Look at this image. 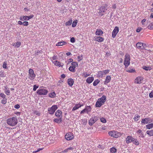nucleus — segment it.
Masks as SVG:
<instances>
[{"mask_svg":"<svg viewBox=\"0 0 153 153\" xmlns=\"http://www.w3.org/2000/svg\"><path fill=\"white\" fill-rule=\"evenodd\" d=\"M119 31V28L117 27H115L112 32V37L114 38Z\"/></svg>","mask_w":153,"mask_h":153,"instance_id":"obj_13","label":"nucleus"},{"mask_svg":"<svg viewBox=\"0 0 153 153\" xmlns=\"http://www.w3.org/2000/svg\"><path fill=\"white\" fill-rule=\"evenodd\" d=\"M14 108L16 109H19L20 108V105L19 104H16L14 106Z\"/></svg>","mask_w":153,"mask_h":153,"instance_id":"obj_60","label":"nucleus"},{"mask_svg":"<svg viewBox=\"0 0 153 153\" xmlns=\"http://www.w3.org/2000/svg\"><path fill=\"white\" fill-rule=\"evenodd\" d=\"M53 121L56 123H61L62 121V118H59V119L54 118L53 119Z\"/></svg>","mask_w":153,"mask_h":153,"instance_id":"obj_29","label":"nucleus"},{"mask_svg":"<svg viewBox=\"0 0 153 153\" xmlns=\"http://www.w3.org/2000/svg\"><path fill=\"white\" fill-rule=\"evenodd\" d=\"M100 120L101 122L102 123H105L106 122V120L104 118L102 117L100 118Z\"/></svg>","mask_w":153,"mask_h":153,"instance_id":"obj_47","label":"nucleus"},{"mask_svg":"<svg viewBox=\"0 0 153 153\" xmlns=\"http://www.w3.org/2000/svg\"><path fill=\"white\" fill-rule=\"evenodd\" d=\"M143 79V78L142 77H137L135 79L134 82L137 84H140L142 83Z\"/></svg>","mask_w":153,"mask_h":153,"instance_id":"obj_12","label":"nucleus"},{"mask_svg":"<svg viewBox=\"0 0 153 153\" xmlns=\"http://www.w3.org/2000/svg\"><path fill=\"white\" fill-rule=\"evenodd\" d=\"M53 63L54 65L59 67H62L63 65L62 63H61L59 62L57 60L54 61Z\"/></svg>","mask_w":153,"mask_h":153,"instance_id":"obj_21","label":"nucleus"},{"mask_svg":"<svg viewBox=\"0 0 153 153\" xmlns=\"http://www.w3.org/2000/svg\"><path fill=\"white\" fill-rule=\"evenodd\" d=\"M90 75L89 74H87L86 73H83L82 74V76L84 77H86Z\"/></svg>","mask_w":153,"mask_h":153,"instance_id":"obj_48","label":"nucleus"},{"mask_svg":"<svg viewBox=\"0 0 153 153\" xmlns=\"http://www.w3.org/2000/svg\"><path fill=\"white\" fill-rule=\"evenodd\" d=\"M147 134L150 136H153V130L147 131H146Z\"/></svg>","mask_w":153,"mask_h":153,"instance_id":"obj_35","label":"nucleus"},{"mask_svg":"<svg viewBox=\"0 0 153 153\" xmlns=\"http://www.w3.org/2000/svg\"><path fill=\"white\" fill-rule=\"evenodd\" d=\"M7 63L6 62H3V65H2V67L4 68H5L6 69H7Z\"/></svg>","mask_w":153,"mask_h":153,"instance_id":"obj_44","label":"nucleus"},{"mask_svg":"<svg viewBox=\"0 0 153 153\" xmlns=\"http://www.w3.org/2000/svg\"><path fill=\"white\" fill-rule=\"evenodd\" d=\"M65 138L68 140H70L73 139L74 136L72 133L71 132H68L65 135Z\"/></svg>","mask_w":153,"mask_h":153,"instance_id":"obj_11","label":"nucleus"},{"mask_svg":"<svg viewBox=\"0 0 153 153\" xmlns=\"http://www.w3.org/2000/svg\"><path fill=\"white\" fill-rule=\"evenodd\" d=\"M20 20L22 21H27V16H21L19 18Z\"/></svg>","mask_w":153,"mask_h":153,"instance_id":"obj_27","label":"nucleus"},{"mask_svg":"<svg viewBox=\"0 0 153 153\" xmlns=\"http://www.w3.org/2000/svg\"><path fill=\"white\" fill-rule=\"evenodd\" d=\"M104 74H106L109 73L110 72V70H103V71Z\"/></svg>","mask_w":153,"mask_h":153,"instance_id":"obj_50","label":"nucleus"},{"mask_svg":"<svg viewBox=\"0 0 153 153\" xmlns=\"http://www.w3.org/2000/svg\"><path fill=\"white\" fill-rule=\"evenodd\" d=\"M36 76V75L34 74L33 70L30 69L28 71V78L30 80H33Z\"/></svg>","mask_w":153,"mask_h":153,"instance_id":"obj_6","label":"nucleus"},{"mask_svg":"<svg viewBox=\"0 0 153 153\" xmlns=\"http://www.w3.org/2000/svg\"><path fill=\"white\" fill-rule=\"evenodd\" d=\"M149 97L150 98H152L153 97V91H152L150 92L149 94Z\"/></svg>","mask_w":153,"mask_h":153,"instance_id":"obj_59","label":"nucleus"},{"mask_svg":"<svg viewBox=\"0 0 153 153\" xmlns=\"http://www.w3.org/2000/svg\"><path fill=\"white\" fill-rule=\"evenodd\" d=\"M134 141H133V142H132L135 145H139V142L138 141V140L137 139H135L134 138Z\"/></svg>","mask_w":153,"mask_h":153,"instance_id":"obj_46","label":"nucleus"},{"mask_svg":"<svg viewBox=\"0 0 153 153\" xmlns=\"http://www.w3.org/2000/svg\"><path fill=\"white\" fill-rule=\"evenodd\" d=\"M91 108L90 106H85V108L82 110L80 112L81 114L86 113L87 114H89L91 110Z\"/></svg>","mask_w":153,"mask_h":153,"instance_id":"obj_7","label":"nucleus"},{"mask_svg":"<svg viewBox=\"0 0 153 153\" xmlns=\"http://www.w3.org/2000/svg\"><path fill=\"white\" fill-rule=\"evenodd\" d=\"M147 46L145 44L143 43V49H145Z\"/></svg>","mask_w":153,"mask_h":153,"instance_id":"obj_63","label":"nucleus"},{"mask_svg":"<svg viewBox=\"0 0 153 153\" xmlns=\"http://www.w3.org/2000/svg\"><path fill=\"white\" fill-rule=\"evenodd\" d=\"M81 107V106L79 105V103L76 104L75 105L74 107L72 108V111H75Z\"/></svg>","mask_w":153,"mask_h":153,"instance_id":"obj_24","label":"nucleus"},{"mask_svg":"<svg viewBox=\"0 0 153 153\" xmlns=\"http://www.w3.org/2000/svg\"><path fill=\"white\" fill-rule=\"evenodd\" d=\"M18 120L16 117H13L7 119V124L11 126H13L18 123Z\"/></svg>","mask_w":153,"mask_h":153,"instance_id":"obj_1","label":"nucleus"},{"mask_svg":"<svg viewBox=\"0 0 153 153\" xmlns=\"http://www.w3.org/2000/svg\"><path fill=\"white\" fill-rule=\"evenodd\" d=\"M130 57L128 54H126L125 56L124 60V65L125 67L127 68L130 64Z\"/></svg>","mask_w":153,"mask_h":153,"instance_id":"obj_3","label":"nucleus"},{"mask_svg":"<svg viewBox=\"0 0 153 153\" xmlns=\"http://www.w3.org/2000/svg\"><path fill=\"white\" fill-rule=\"evenodd\" d=\"M150 119L149 118H146L145 119H143L141 120L142 123H150Z\"/></svg>","mask_w":153,"mask_h":153,"instance_id":"obj_17","label":"nucleus"},{"mask_svg":"<svg viewBox=\"0 0 153 153\" xmlns=\"http://www.w3.org/2000/svg\"><path fill=\"white\" fill-rule=\"evenodd\" d=\"M7 102V99L5 97L4 98L3 100H2L1 101V102L3 104H5Z\"/></svg>","mask_w":153,"mask_h":153,"instance_id":"obj_41","label":"nucleus"},{"mask_svg":"<svg viewBox=\"0 0 153 153\" xmlns=\"http://www.w3.org/2000/svg\"><path fill=\"white\" fill-rule=\"evenodd\" d=\"M140 116L136 114L135 115L134 117V119L135 121H137L139 118H140Z\"/></svg>","mask_w":153,"mask_h":153,"instance_id":"obj_43","label":"nucleus"},{"mask_svg":"<svg viewBox=\"0 0 153 153\" xmlns=\"http://www.w3.org/2000/svg\"><path fill=\"white\" fill-rule=\"evenodd\" d=\"M43 148H39L36 151H33V153H36L37 152H39V151L42 150Z\"/></svg>","mask_w":153,"mask_h":153,"instance_id":"obj_56","label":"nucleus"},{"mask_svg":"<svg viewBox=\"0 0 153 153\" xmlns=\"http://www.w3.org/2000/svg\"><path fill=\"white\" fill-rule=\"evenodd\" d=\"M62 111L61 110H58L55 112V115L57 117L59 118H62Z\"/></svg>","mask_w":153,"mask_h":153,"instance_id":"obj_15","label":"nucleus"},{"mask_svg":"<svg viewBox=\"0 0 153 153\" xmlns=\"http://www.w3.org/2000/svg\"><path fill=\"white\" fill-rule=\"evenodd\" d=\"M136 46L137 48L140 49H143V43L139 42L137 43Z\"/></svg>","mask_w":153,"mask_h":153,"instance_id":"obj_23","label":"nucleus"},{"mask_svg":"<svg viewBox=\"0 0 153 153\" xmlns=\"http://www.w3.org/2000/svg\"><path fill=\"white\" fill-rule=\"evenodd\" d=\"M100 82L99 80L98 79L95 80L93 83V85L94 86H96Z\"/></svg>","mask_w":153,"mask_h":153,"instance_id":"obj_38","label":"nucleus"},{"mask_svg":"<svg viewBox=\"0 0 153 153\" xmlns=\"http://www.w3.org/2000/svg\"><path fill=\"white\" fill-rule=\"evenodd\" d=\"M70 41L72 43H74L75 42V38L73 37L71 38L70 39Z\"/></svg>","mask_w":153,"mask_h":153,"instance_id":"obj_57","label":"nucleus"},{"mask_svg":"<svg viewBox=\"0 0 153 153\" xmlns=\"http://www.w3.org/2000/svg\"><path fill=\"white\" fill-rule=\"evenodd\" d=\"M103 33L102 31L100 29H97L95 32V34L97 36L101 35Z\"/></svg>","mask_w":153,"mask_h":153,"instance_id":"obj_22","label":"nucleus"},{"mask_svg":"<svg viewBox=\"0 0 153 153\" xmlns=\"http://www.w3.org/2000/svg\"><path fill=\"white\" fill-rule=\"evenodd\" d=\"M72 20L71 19L67 22L65 23V25L66 26L70 25L72 24Z\"/></svg>","mask_w":153,"mask_h":153,"instance_id":"obj_39","label":"nucleus"},{"mask_svg":"<svg viewBox=\"0 0 153 153\" xmlns=\"http://www.w3.org/2000/svg\"><path fill=\"white\" fill-rule=\"evenodd\" d=\"M110 153H115L117 152V149L114 147H112L110 149Z\"/></svg>","mask_w":153,"mask_h":153,"instance_id":"obj_28","label":"nucleus"},{"mask_svg":"<svg viewBox=\"0 0 153 153\" xmlns=\"http://www.w3.org/2000/svg\"><path fill=\"white\" fill-rule=\"evenodd\" d=\"M134 140V138L132 137V136H128L126 139V142L127 143H130L131 142H133Z\"/></svg>","mask_w":153,"mask_h":153,"instance_id":"obj_14","label":"nucleus"},{"mask_svg":"<svg viewBox=\"0 0 153 153\" xmlns=\"http://www.w3.org/2000/svg\"><path fill=\"white\" fill-rule=\"evenodd\" d=\"M73 61V59H71V58L69 59H68V64H69V63H71V62H72Z\"/></svg>","mask_w":153,"mask_h":153,"instance_id":"obj_64","label":"nucleus"},{"mask_svg":"<svg viewBox=\"0 0 153 153\" xmlns=\"http://www.w3.org/2000/svg\"><path fill=\"white\" fill-rule=\"evenodd\" d=\"M107 4H105L104 6H101L98 10H99V13L101 16H102L103 14L102 13L105 12L106 10L108 9V7H107Z\"/></svg>","mask_w":153,"mask_h":153,"instance_id":"obj_8","label":"nucleus"},{"mask_svg":"<svg viewBox=\"0 0 153 153\" xmlns=\"http://www.w3.org/2000/svg\"><path fill=\"white\" fill-rule=\"evenodd\" d=\"M74 80L71 78H69L68 80V84L70 87L72 86L74 84Z\"/></svg>","mask_w":153,"mask_h":153,"instance_id":"obj_18","label":"nucleus"},{"mask_svg":"<svg viewBox=\"0 0 153 153\" xmlns=\"http://www.w3.org/2000/svg\"><path fill=\"white\" fill-rule=\"evenodd\" d=\"M146 127L147 129H150L153 128V123L147 124L146 126Z\"/></svg>","mask_w":153,"mask_h":153,"instance_id":"obj_30","label":"nucleus"},{"mask_svg":"<svg viewBox=\"0 0 153 153\" xmlns=\"http://www.w3.org/2000/svg\"><path fill=\"white\" fill-rule=\"evenodd\" d=\"M71 64L72 65L71 66H72V67L73 68L74 67L75 69L76 67H77L78 66V64L76 62H73Z\"/></svg>","mask_w":153,"mask_h":153,"instance_id":"obj_31","label":"nucleus"},{"mask_svg":"<svg viewBox=\"0 0 153 153\" xmlns=\"http://www.w3.org/2000/svg\"><path fill=\"white\" fill-rule=\"evenodd\" d=\"M0 76L1 77H3L5 76L4 73L2 71H0Z\"/></svg>","mask_w":153,"mask_h":153,"instance_id":"obj_54","label":"nucleus"},{"mask_svg":"<svg viewBox=\"0 0 153 153\" xmlns=\"http://www.w3.org/2000/svg\"><path fill=\"white\" fill-rule=\"evenodd\" d=\"M94 80V78L93 77H88L86 79V82L90 84L92 83Z\"/></svg>","mask_w":153,"mask_h":153,"instance_id":"obj_20","label":"nucleus"},{"mask_svg":"<svg viewBox=\"0 0 153 153\" xmlns=\"http://www.w3.org/2000/svg\"><path fill=\"white\" fill-rule=\"evenodd\" d=\"M108 133L110 136L114 138H118L121 135L120 132L114 131H110Z\"/></svg>","mask_w":153,"mask_h":153,"instance_id":"obj_4","label":"nucleus"},{"mask_svg":"<svg viewBox=\"0 0 153 153\" xmlns=\"http://www.w3.org/2000/svg\"><path fill=\"white\" fill-rule=\"evenodd\" d=\"M57 59V56L54 55L53 57H52V59L53 60H55Z\"/></svg>","mask_w":153,"mask_h":153,"instance_id":"obj_62","label":"nucleus"},{"mask_svg":"<svg viewBox=\"0 0 153 153\" xmlns=\"http://www.w3.org/2000/svg\"><path fill=\"white\" fill-rule=\"evenodd\" d=\"M56 96V94L54 92L51 93L49 94V97L51 98H54Z\"/></svg>","mask_w":153,"mask_h":153,"instance_id":"obj_33","label":"nucleus"},{"mask_svg":"<svg viewBox=\"0 0 153 153\" xmlns=\"http://www.w3.org/2000/svg\"><path fill=\"white\" fill-rule=\"evenodd\" d=\"M137 134H140L139 137H144V135L143 133L142 132L141 130L140 129H139L137 131Z\"/></svg>","mask_w":153,"mask_h":153,"instance_id":"obj_25","label":"nucleus"},{"mask_svg":"<svg viewBox=\"0 0 153 153\" xmlns=\"http://www.w3.org/2000/svg\"><path fill=\"white\" fill-rule=\"evenodd\" d=\"M58 108L57 105H53L51 107L48 108V111L49 114L52 115L54 114L56 110Z\"/></svg>","mask_w":153,"mask_h":153,"instance_id":"obj_5","label":"nucleus"},{"mask_svg":"<svg viewBox=\"0 0 153 153\" xmlns=\"http://www.w3.org/2000/svg\"><path fill=\"white\" fill-rule=\"evenodd\" d=\"M33 15H31L29 16H27L28 20L33 18Z\"/></svg>","mask_w":153,"mask_h":153,"instance_id":"obj_58","label":"nucleus"},{"mask_svg":"<svg viewBox=\"0 0 153 153\" xmlns=\"http://www.w3.org/2000/svg\"><path fill=\"white\" fill-rule=\"evenodd\" d=\"M106 99V97L105 95H103L101 98L99 99L96 102L95 104L96 106L97 107H100L104 104Z\"/></svg>","mask_w":153,"mask_h":153,"instance_id":"obj_2","label":"nucleus"},{"mask_svg":"<svg viewBox=\"0 0 153 153\" xmlns=\"http://www.w3.org/2000/svg\"><path fill=\"white\" fill-rule=\"evenodd\" d=\"M5 95L4 93H0V97H1L2 98H4L5 97Z\"/></svg>","mask_w":153,"mask_h":153,"instance_id":"obj_55","label":"nucleus"},{"mask_svg":"<svg viewBox=\"0 0 153 153\" xmlns=\"http://www.w3.org/2000/svg\"><path fill=\"white\" fill-rule=\"evenodd\" d=\"M28 25V22L27 21H25L23 22V25L24 26H27Z\"/></svg>","mask_w":153,"mask_h":153,"instance_id":"obj_52","label":"nucleus"},{"mask_svg":"<svg viewBox=\"0 0 153 153\" xmlns=\"http://www.w3.org/2000/svg\"><path fill=\"white\" fill-rule=\"evenodd\" d=\"M21 44V42H19L16 43H14L13 45V46L15 47L18 48L20 46Z\"/></svg>","mask_w":153,"mask_h":153,"instance_id":"obj_34","label":"nucleus"},{"mask_svg":"<svg viewBox=\"0 0 153 153\" xmlns=\"http://www.w3.org/2000/svg\"><path fill=\"white\" fill-rule=\"evenodd\" d=\"M148 28L150 30L153 29V22L150 24L148 26Z\"/></svg>","mask_w":153,"mask_h":153,"instance_id":"obj_42","label":"nucleus"},{"mask_svg":"<svg viewBox=\"0 0 153 153\" xmlns=\"http://www.w3.org/2000/svg\"><path fill=\"white\" fill-rule=\"evenodd\" d=\"M5 89V92L7 95H9L10 94V91L9 89H8L7 87V86H5L4 87Z\"/></svg>","mask_w":153,"mask_h":153,"instance_id":"obj_32","label":"nucleus"},{"mask_svg":"<svg viewBox=\"0 0 153 153\" xmlns=\"http://www.w3.org/2000/svg\"><path fill=\"white\" fill-rule=\"evenodd\" d=\"M95 40L99 42H101L103 41L104 39L101 36H95L94 37Z\"/></svg>","mask_w":153,"mask_h":153,"instance_id":"obj_19","label":"nucleus"},{"mask_svg":"<svg viewBox=\"0 0 153 153\" xmlns=\"http://www.w3.org/2000/svg\"><path fill=\"white\" fill-rule=\"evenodd\" d=\"M104 74L103 71H99L98 73V75L100 77H102Z\"/></svg>","mask_w":153,"mask_h":153,"instance_id":"obj_37","label":"nucleus"},{"mask_svg":"<svg viewBox=\"0 0 153 153\" xmlns=\"http://www.w3.org/2000/svg\"><path fill=\"white\" fill-rule=\"evenodd\" d=\"M98 120V117L97 116L92 117L88 121L89 124L92 126Z\"/></svg>","mask_w":153,"mask_h":153,"instance_id":"obj_9","label":"nucleus"},{"mask_svg":"<svg viewBox=\"0 0 153 153\" xmlns=\"http://www.w3.org/2000/svg\"><path fill=\"white\" fill-rule=\"evenodd\" d=\"M126 71L129 73H133L135 72V70L134 69H131L130 68H129Z\"/></svg>","mask_w":153,"mask_h":153,"instance_id":"obj_36","label":"nucleus"},{"mask_svg":"<svg viewBox=\"0 0 153 153\" xmlns=\"http://www.w3.org/2000/svg\"><path fill=\"white\" fill-rule=\"evenodd\" d=\"M69 70L73 72H74L75 71V69L74 68H73L72 67V66H70L69 68Z\"/></svg>","mask_w":153,"mask_h":153,"instance_id":"obj_40","label":"nucleus"},{"mask_svg":"<svg viewBox=\"0 0 153 153\" xmlns=\"http://www.w3.org/2000/svg\"><path fill=\"white\" fill-rule=\"evenodd\" d=\"M142 29V28L141 27H138L136 30V32H140Z\"/></svg>","mask_w":153,"mask_h":153,"instance_id":"obj_61","label":"nucleus"},{"mask_svg":"<svg viewBox=\"0 0 153 153\" xmlns=\"http://www.w3.org/2000/svg\"><path fill=\"white\" fill-rule=\"evenodd\" d=\"M77 23V20H76L75 21H74L72 24V27H75Z\"/></svg>","mask_w":153,"mask_h":153,"instance_id":"obj_45","label":"nucleus"},{"mask_svg":"<svg viewBox=\"0 0 153 153\" xmlns=\"http://www.w3.org/2000/svg\"><path fill=\"white\" fill-rule=\"evenodd\" d=\"M143 69L146 71H148L150 70L151 68L150 67H149L144 66L143 67Z\"/></svg>","mask_w":153,"mask_h":153,"instance_id":"obj_49","label":"nucleus"},{"mask_svg":"<svg viewBox=\"0 0 153 153\" xmlns=\"http://www.w3.org/2000/svg\"><path fill=\"white\" fill-rule=\"evenodd\" d=\"M39 85H34L33 86V90L36 91V89L39 88Z\"/></svg>","mask_w":153,"mask_h":153,"instance_id":"obj_51","label":"nucleus"},{"mask_svg":"<svg viewBox=\"0 0 153 153\" xmlns=\"http://www.w3.org/2000/svg\"><path fill=\"white\" fill-rule=\"evenodd\" d=\"M48 93V91L44 88L40 89L37 91V93L40 95H46Z\"/></svg>","mask_w":153,"mask_h":153,"instance_id":"obj_10","label":"nucleus"},{"mask_svg":"<svg viewBox=\"0 0 153 153\" xmlns=\"http://www.w3.org/2000/svg\"><path fill=\"white\" fill-rule=\"evenodd\" d=\"M66 44V42L65 41L60 42H58L56 45V46H60L65 45Z\"/></svg>","mask_w":153,"mask_h":153,"instance_id":"obj_26","label":"nucleus"},{"mask_svg":"<svg viewBox=\"0 0 153 153\" xmlns=\"http://www.w3.org/2000/svg\"><path fill=\"white\" fill-rule=\"evenodd\" d=\"M77 58H78V61H79L81 60H82V59H83L82 55L78 56Z\"/></svg>","mask_w":153,"mask_h":153,"instance_id":"obj_53","label":"nucleus"},{"mask_svg":"<svg viewBox=\"0 0 153 153\" xmlns=\"http://www.w3.org/2000/svg\"><path fill=\"white\" fill-rule=\"evenodd\" d=\"M111 80V77L109 76H107L106 77L105 80L104 82V84L105 85H107L109 83Z\"/></svg>","mask_w":153,"mask_h":153,"instance_id":"obj_16","label":"nucleus"}]
</instances>
